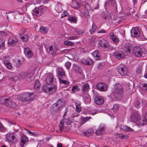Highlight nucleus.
Segmentation results:
<instances>
[{
  "label": "nucleus",
  "instance_id": "57",
  "mask_svg": "<svg viewBox=\"0 0 147 147\" xmlns=\"http://www.w3.org/2000/svg\"><path fill=\"white\" fill-rule=\"evenodd\" d=\"M79 112L76 111V112H74L72 115V117L73 118L78 116L79 115Z\"/></svg>",
  "mask_w": 147,
  "mask_h": 147
},
{
  "label": "nucleus",
  "instance_id": "61",
  "mask_svg": "<svg viewBox=\"0 0 147 147\" xmlns=\"http://www.w3.org/2000/svg\"><path fill=\"white\" fill-rule=\"evenodd\" d=\"M84 135L85 136H89L91 135L87 131L86 132H84Z\"/></svg>",
  "mask_w": 147,
  "mask_h": 147
},
{
  "label": "nucleus",
  "instance_id": "47",
  "mask_svg": "<svg viewBox=\"0 0 147 147\" xmlns=\"http://www.w3.org/2000/svg\"><path fill=\"white\" fill-rule=\"evenodd\" d=\"M80 6V5L77 2L74 3L72 5V7L75 9H78Z\"/></svg>",
  "mask_w": 147,
  "mask_h": 147
},
{
  "label": "nucleus",
  "instance_id": "52",
  "mask_svg": "<svg viewBox=\"0 0 147 147\" xmlns=\"http://www.w3.org/2000/svg\"><path fill=\"white\" fill-rule=\"evenodd\" d=\"M65 120V123L67 125H69L71 123V121L70 120L69 118H67Z\"/></svg>",
  "mask_w": 147,
  "mask_h": 147
},
{
  "label": "nucleus",
  "instance_id": "43",
  "mask_svg": "<svg viewBox=\"0 0 147 147\" xmlns=\"http://www.w3.org/2000/svg\"><path fill=\"white\" fill-rule=\"evenodd\" d=\"M75 31L78 34H82L84 32V31L83 30H80L78 29H76Z\"/></svg>",
  "mask_w": 147,
  "mask_h": 147
},
{
  "label": "nucleus",
  "instance_id": "34",
  "mask_svg": "<svg viewBox=\"0 0 147 147\" xmlns=\"http://www.w3.org/2000/svg\"><path fill=\"white\" fill-rule=\"evenodd\" d=\"M4 63L8 69H11L12 67L11 63L8 61L5 60L4 61Z\"/></svg>",
  "mask_w": 147,
  "mask_h": 147
},
{
  "label": "nucleus",
  "instance_id": "51",
  "mask_svg": "<svg viewBox=\"0 0 147 147\" xmlns=\"http://www.w3.org/2000/svg\"><path fill=\"white\" fill-rule=\"evenodd\" d=\"M135 105L136 107L137 108H138L140 105V101L137 100L135 102Z\"/></svg>",
  "mask_w": 147,
  "mask_h": 147
},
{
  "label": "nucleus",
  "instance_id": "63",
  "mask_svg": "<svg viewBox=\"0 0 147 147\" xmlns=\"http://www.w3.org/2000/svg\"><path fill=\"white\" fill-rule=\"evenodd\" d=\"M78 71L79 73L81 74L82 73V70L80 67H78Z\"/></svg>",
  "mask_w": 147,
  "mask_h": 147
},
{
  "label": "nucleus",
  "instance_id": "31",
  "mask_svg": "<svg viewBox=\"0 0 147 147\" xmlns=\"http://www.w3.org/2000/svg\"><path fill=\"white\" fill-rule=\"evenodd\" d=\"M50 84H48L43 85L42 87V89L43 91L48 93L49 92V90L50 88Z\"/></svg>",
  "mask_w": 147,
  "mask_h": 147
},
{
  "label": "nucleus",
  "instance_id": "6",
  "mask_svg": "<svg viewBox=\"0 0 147 147\" xmlns=\"http://www.w3.org/2000/svg\"><path fill=\"white\" fill-rule=\"evenodd\" d=\"M118 71L120 75L121 76H127V69L125 66L121 65L118 68Z\"/></svg>",
  "mask_w": 147,
  "mask_h": 147
},
{
  "label": "nucleus",
  "instance_id": "33",
  "mask_svg": "<svg viewBox=\"0 0 147 147\" xmlns=\"http://www.w3.org/2000/svg\"><path fill=\"white\" fill-rule=\"evenodd\" d=\"M5 40L3 38H0V49L3 50L5 49Z\"/></svg>",
  "mask_w": 147,
  "mask_h": 147
},
{
  "label": "nucleus",
  "instance_id": "60",
  "mask_svg": "<svg viewBox=\"0 0 147 147\" xmlns=\"http://www.w3.org/2000/svg\"><path fill=\"white\" fill-rule=\"evenodd\" d=\"M25 130L27 131L29 133V134L31 136H34V133L33 132H32L31 131H29L28 130H27L26 129H25Z\"/></svg>",
  "mask_w": 147,
  "mask_h": 147
},
{
  "label": "nucleus",
  "instance_id": "42",
  "mask_svg": "<svg viewBox=\"0 0 147 147\" xmlns=\"http://www.w3.org/2000/svg\"><path fill=\"white\" fill-rule=\"evenodd\" d=\"M40 82L38 80H36L34 84V88L35 89L38 88L40 86Z\"/></svg>",
  "mask_w": 147,
  "mask_h": 147
},
{
  "label": "nucleus",
  "instance_id": "28",
  "mask_svg": "<svg viewBox=\"0 0 147 147\" xmlns=\"http://www.w3.org/2000/svg\"><path fill=\"white\" fill-rule=\"evenodd\" d=\"M98 51L96 50L92 53L93 56L95 58L96 60H100V59L99 56L100 54L98 53Z\"/></svg>",
  "mask_w": 147,
  "mask_h": 147
},
{
  "label": "nucleus",
  "instance_id": "9",
  "mask_svg": "<svg viewBox=\"0 0 147 147\" xmlns=\"http://www.w3.org/2000/svg\"><path fill=\"white\" fill-rule=\"evenodd\" d=\"M114 56L118 59L123 58L125 56V53L121 51L118 50L114 52Z\"/></svg>",
  "mask_w": 147,
  "mask_h": 147
},
{
  "label": "nucleus",
  "instance_id": "12",
  "mask_svg": "<svg viewBox=\"0 0 147 147\" xmlns=\"http://www.w3.org/2000/svg\"><path fill=\"white\" fill-rule=\"evenodd\" d=\"M46 82L47 84H50L51 83L54 82V78L53 76L50 73L47 74L46 75Z\"/></svg>",
  "mask_w": 147,
  "mask_h": 147
},
{
  "label": "nucleus",
  "instance_id": "23",
  "mask_svg": "<svg viewBox=\"0 0 147 147\" xmlns=\"http://www.w3.org/2000/svg\"><path fill=\"white\" fill-rule=\"evenodd\" d=\"M89 88V86L88 83L84 84L82 87V90L83 92L85 94L88 91Z\"/></svg>",
  "mask_w": 147,
  "mask_h": 147
},
{
  "label": "nucleus",
  "instance_id": "35",
  "mask_svg": "<svg viewBox=\"0 0 147 147\" xmlns=\"http://www.w3.org/2000/svg\"><path fill=\"white\" fill-rule=\"evenodd\" d=\"M8 100V98H6L3 96L0 97V103L1 104H5L6 101Z\"/></svg>",
  "mask_w": 147,
  "mask_h": 147
},
{
  "label": "nucleus",
  "instance_id": "39",
  "mask_svg": "<svg viewBox=\"0 0 147 147\" xmlns=\"http://www.w3.org/2000/svg\"><path fill=\"white\" fill-rule=\"evenodd\" d=\"M68 19L69 21L71 22H73L75 23H76L77 22L76 19L75 17L69 16L68 18Z\"/></svg>",
  "mask_w": 147,
  "mask_h": 147
},
{
  "label": "nucleus",
  "instance_id": "59",
  "mask_svg": "<svg viewBox=\"0 0 147 147\" xmlns=\"http://www.w3.org/2000/svg\"><path fill=\"white\" fill-rule=\"evenodd\" d=\"M88 132L90 133V134L91 135L93 133V130L92 129H88L87 130Z\"/></svg>",
  "mask_w": 147,
  "mask_h": 147
},
{
  "label": "nucleus",
  "instance_id": "53",
  "mask_svg": "<svg viewBox=\"0 0 147 147\" xmlns=\"http://www.w3.org/2000/svg\"><path fill=\"white\" fill-rule=\"evenodd\" d=\"M71 63L69 62H67L65 63V65L68 69H69L71 66Z\"/></svg>",
  "mask_w": 147,
  "mask_h": 147
},
{
  "label": "nucleus",
  "instance_id": "22",
  "mask_svg": "<svg viewBox=\"0 0 147 147\" xmlns=\"http://www.w3.org/2000/svg\"><path fill=\"white\" fill-rule=\"evenodd\" d=\"M110 37L114 42L117 43L119 42V40L117 36H115L113 33L111 32L109 34Z\"/></svg>",
  "mask_w": 147,
  "mask_h": 147
},
{
  "label": "nucleus",
  "instance_id": "62",
  "mask_svg": "<svg viewBox=\"0 0 147 147\" xmlns=\"http://www.w3.org/2000/svg\"><path fill=\"white\" fill-rule=\"evenodd\" d=\"M76 38V36H70L68 38V39L69 40H75Z\"/></svg>",
  "mask_w": 147,
  "mask_h": 147
},
{
  "label": "nucleus",
  "instance_id": "37",
  "mask_svg": "<svg viewBox=\"0 0 147 147\" xmlns=\"http://www.w3.org/2000/svg\"><path fill=\"white\" fill-rule=\"evenodd\" d=\"M66 79V78H61L59 79V80L60 83H62L64 84L67 85L68 84V81L65 80Z\"/></svg>",
  "mask_w": 147,
  "mask_h": 147
},
{
  "label": "nucleus",
  "instance_id": "58",
  "mask_svg": "<svg viewBox=\"0 0 147 147\" xmlns=\"http://www.w3.org/2000/svg\"><path fill=\"white\" fill-rule=\"evenodd\" d=\"M68 13L67 11H65L63 13H62L61 14V18H63L67 16Z\"/></svg>",
  "mask_w": 147,
  "mask_h": 147
},
{
  "label": "nucleus",
  "instance_id": "10",
  "mask_svg": "<svg viewBox=\"0 0 147 147\" xmlns=\"http://www.w3.org/2000/svg\"><path fill=\"white\" fill-rule=\"evenodd\" d=\"M138 115L137 113L133 112L131 114V120L134 123L140 124V119H138Z\"/></svg>",
  "mask_w": 147,
  "mask_h": 147
},
{
  "label": "nucleus",
  "instance_id": "36",
  "mask_svg": "<svg viewBox=\"0 0 147 147\" xmlns=\"http://www.w3.org/2000/svg\"><path fill=\"white\" fill-rule=\"evenodd\" d=\"M96 27L95 26L94 23H93L92 24V28L90 29L89 31L91 34L93 33L96 29Z\"/></svg>",
  "mask_w": 147,
  "mask_h": 147
},
{
  "label": "nucleus",
  "instance_id": "50",
  "mask_svg": "<svg viewBox=\"0 0 147 147\" xmlns=\"http://www.w3.org/2000/svg\"><path fill=\"white\" fill-rule=\"evenodd\" d=\"M119 137L121 138L122 139H126L128 138V136L127 135H123L122 134H119Z\"/></svg>",
  "mask_w": 147,
  "mask_h": 147
},
{
  "label": "nucleus",
  "instance_id": "3",
  "mask_svg": "<svg viewBox=\"0 0 147 147\" xmlns=\"http://www.w3.org/2000/svg\"><path fill=\"white\" fill-rule=\"evenodd\" d=\"M64 103V102L63 100L59 99L56 103L52 105L51 108L55 111H57L58 110L60 111L61 109V107Z\"/></svg>",
  "mask_w": 147,
  "mask_h": 147
},
{
  "label": "nucleus",
  "instance_id": "18",
  "mask_svg": "<svg viewBox=\"0 0 147 147\" xmlns=\"http://www.w3.org/2000/svg\"><path fill=\"white\" fill-rule=\"evenodd\" d=\"M81 62L82 64L90 65L92 63V60L90 58H87V59L83 58L81 60Z\"/></svg>",
  "mask_w": 147,
  "mask_h": 147
},
{
  "label": "nucleus",
  "instance_id": "41",
  "mask_svg": "<svg viewBox=\"0 0 147 147\" xmlns=\"http://www.w3.org/2000/svg\"><path fill=\"white\" fill-rule=\"evenodd\" d=\"M27 139L28 138L25 137L22 138L21 141L22 144H20L22 147H23V145L26 142Z\"/></svg>",
  "mask_w": 147,
  "mask_h": 147
},
{
  "label": "nucleus",
  "instance_id": "26",
  "mask_svg": "<svg viewBox=\"0 0 147 147\" xmlns=\"http://www.w3.org/2000/svg\"><path fill=\"white\" fill-rule=\"evenodd\" d=\"M49 30V28L47 27H41L40 28L39 31L41 33L45 34L47 33Z\"/></svg>",
  "mask_w": 147,
  "mask_h": 147
},
{
  "label": "nucleus",
  "instance_id": "11",
  "mask_svg": "<svg viewBox=\"0 0 147 147\" xmlns=\"http://www.w3.org/2000/svg\"><path fill=\"white\" fill-rule=\"evenodd\" d=\"M31 76V74L28 72L21 73L18 75V77L20 80L23 79L24 78H30Z\"/></svg>",
  "mask_w": 147,
  "mask_h": 147
},
{
  "label": "nucleus",
  "instance_id": "45",
  "mask_svg": "<svg viewBox=\"0 0 147 147\" xmlns=\"http://www.w3.org/2000/svg\"><path fill=\"white\" fill-rule=\"evenodd\" d=\"M142 67L141 66H139L137 67L136 71L137 74H140L141 73L142 70Z\"/></svg>",
  "mask_w": 147,
  "mask_h": 147
},
{
  "label": "nucleus",
  "instance_id": "27",
  "mask_svg": "<svg viewBox=\"0 0 147 147\" xmlns=\"http://www.w3.org/2000/svg\"><path fill=\"white\" fill-rule=\"evenodd\" d=\"M100 44L101 47L104 48L108 47L109 45L105 40H101L100 42Z\"/></svg>",
  "mask_w": 147,
  "mask_h": 147
},
{
  "label": "nucleus",
  "instance_id": "44",
  "mask_svg": "<svg viewBox=\"0 0 147 147\" xmlns=\"http://www.w3.org/2000/svg\"><path fill=\"white\" fill-rule=\"evenodd\" d=\"M105 65V63L104 62H102L99 64L97 67V68L98 69H102Z\"/></svg>",
  "mask_w": 147,
  "mask_h": 147
},
{
  "label": "nucleus",
  "instance_id": "7",
  "mask_svg": "<svg viewBox=\"0 0 147 147\" xmlns=\"http://www.w3.org/2000/svg\"><path fill=\"white\" fill-rule=\"evenodd\" d=\"M97 89L101 92H104L106 91L107 89V86L106 84L103 83H98L96 86Z\"/></svg>",
  "mask_w": 147,
  "mask_h": 147
},
{
  "label": "nucleus",
  "instance_id": "21",
  "mask_svg": "<svg viewBox=\"0 0 147 147\" xmlns=\"http://www.w3.org/2000/svg\"><path fill=\"white\" fill-rule=\"evenodd\" d=\"M50 88L49 90V94H52L55 92L56 90V86L53 84L50 85Z\"/></svg>",
  "mask_w": 147,
  "mask_h": 147
},
{
  "label": "nucleus",
  "instance_id": "56",
  "mask_svg": "<svg viewBox=\"0 0 147 147\" xmlns=\"http://www.w3.org/2000/svg\"><path fill=\"white\" fill-rule=\"evenodd\" d=\"M8 122H9L10 123H11V124L12 125H15V126L16 129H17L18 130L20 128L19 126L17 125L16 124L14 123L11 122V121H8Z\"/></svg>",
  "mask_w": 147,
  "mask_h": 147
},
{
  "label": "nucleus",
  "instance_id": "1",
  "mask_svg": "<svg viewBox=\"0 0 147 147\" xmlns=\"http://www.w3.org/2000/svg\"><path fill=\"white\" fill-rule=\"evenodd\" d=\"M35 97L33 92H26L19 94L18 98L19 100L24 103L30 102Z\"/></svg>",
  "mask_w": 147,
  "mask_h": 147
},
{
  "label": "nucleus",
  "instance_id": "32",
  "mask_svg": "<svg viewBox=\"0 0 147 147\" xmlns=\"http://www.w3.org/2000/svg\"><path fill=\"white\" fill-rule=\"evenodd\" d=\"M14 65L16 67H20L22 65L21 61L19 59H16L13 62Z\"/></svg>",
  "mask_w": 147,
  "mask_h": 147
},
{
  "label": "nucleus",
  "instance_id": "25",
  "mask_svg": "<svg viewBox=\"0 0 147 147\" xmlns=\"http://www.w3.org/2000/svg\"><path fill=\"white\" fill-rule=\"evenodd\" d=\"M121 129L124 131H132L133 130L130 127L126 126H122L120 128Z\"/></svg>",
  "mask_w": 147,
  "mask_h": 147
},
{
  "label": "nucleus",
  "instance_id": "2",
  "mask_svg": "<svg viewBox=\"0 0 147 147\" xmlns=\"http://www.w3.org/2000/svg\"><path fill=\"white\" fill-rule=\"evenodd\" d=\"M123 89L121 85L119 84H116L115 86L111 95L114 96L117 100H121L123 97Z\"/></svg>",
  "mask_w": 147,
  "mask_h": 147
},
{
  "label": "nucleus",
  "instance_id": "54",
  "mask_svg": "<svg viewBox=\"0 0 147 147\" xmlns=\"http://www.w3.org/2000/svg\"><path fill=\"white\" fill-rule=\"evenodd\" d=\"M17 107V105L15 103V102L13 101L12 102V105H11V106L10 107L12 108H16Z\"/></svg>",
  "mask_w": 147,
  "mask_h": 147
},
{
  "label": "nucleus",
  "instance_id": "40",
  "mask_svg": "<svg viewBox=\"0 0 147 147\" xmlns=\"http://www.w3.org/2000/svg\"><path fill=\"white\" fill-rule=\"evenodd\" d=\"M65 45L68 46H72L74 45V43L72 42L68 41H65L64 42Z\"/></svg>",
  "mask_w": 147,
  "mask_h": 147
},
{
  "label": "nucleus",
  "instance_id": "19",
  "mask_svg": "<svg viewBox=\"0 0 147 147\" xmlns=\"http://www.w3.org/2000/svg\"><path fill=\"white\" fill-rule=\"evenodd\" d=\"M95 103L99 105L102 104L104 102V99L102 97L100 96H97L94 99Z\"/></svg>",
  "mask_w": 147,
  "mask_h": 147
},
{
  "label": "nucleus",
  "instance_id": "13",
  "mask_svg": "<svg viewBox=\"0 0 147 147\" xmlns=\"http://www.w3.org/2000/svg\"><path fill=\"white\" fill-rule=\"evenodd\" d=\"M131 33L132 36L134 37H139L140 32L139 30L137 27L133 28L131 30Z\"/></svg>",
  "mask_w": 147,
  "mask_h": 147
},
{
  "label": "nucleus",
  "instance_id": "4",
  "mask_svg": "<svg viewBox=\"0 0 147 147\" xmlns=\"http://www.w3.org/2000/svg\"><path fill=\"white\" fill-rule=\"evenodd\" d=\"M45 10L44 7L40 6L38 8H35L34 9L32 12V14L33 16H39L43 13Z\"/></svg>",
  "mask_w": 147,
  "mask_h": 147
},
{
  "label": "nucleus",
  "instance_id": "29",
  "mask_svg": "<svg viewBox=\"0 0 147 147\" xmlns=\"http://www.w3.org/2000/svg\"><path fill=\"white\" fill-rule=\"evenodd\" d=\"M140 87L144 92H147V83H142L140 84Z\"/></svg>",
  "mask_w": 147,
  "mask_h": 147
},
{
  "label": "nucleus",
  "instance_id": "38",
  "mask_svg": "<svg viewBox=\"0 0 147 147\" xmlns=\"http://www.w3.org/2000/svg\"><path fill=\"white\" fill-rule=\"evenodd\" d=\"M8 100L6 101L7 102L5 105L7 106L10 107L13 101L10 99L9 97L8 98Z\"/></svg>",
  "mask_w": 147,
  "mask_h": 147
},
{
  "label": "nucleus",
  "instance_id": "15",
  "mask_svg": "<svg viewBox=\"0 0 147 147\" xmlns=\"http://www.w3.org/2000/svg\"><path fill=\"white\" fill-rule=\"evenodd\" d=\"M24 52L26 57L28 58H31L33 56L32 53L28 48H24Z\"/></svg>",
  "mask_w": 147,
  "mask_h": 147
},
{
  "label": "nucleus",
  "instance_id": "55",
  "mask_svg": "<svg viewBox=\"0 0 147 147\" xmlns=\"http://www.w3.org/2000/svg\"><path fill=\"white\" fill-rule=\"evenodd\" d=\"M7 34L4 32L3 31H0V36H2V37H4Z\"/></svg>",
  "mask_w": 147,
  "mask_h": 147
},
{
  "label": "nucleus",
  "instance_id": "8",
  "mask_svg": "<svg viewBox=\"0 0 147 147\" xmlns=\"http://www.w3.org/2000/svg\"><path fill=\"white\" fill-rule=\"evenodd\" d=\"M57 77L58 79L67 78L65 72L61 68H58L57 70Z\"/></svg>",
  "mask_w": 147,
  "mask_h": 147
},
{
  "label": "nucleus",
  "instance_id": "48",
  "mask_svg": "<svg viewBox=\"0 0 147 147\" xmlns=\"http://www.w3.org/2000/svg\"><path fill=\"white\" fill-rule=\"evenodd\" d=\"M119 108V106L117 104H115L113 105V107L112 108L113 110L115 112Z\"/></svg>",
  "mask_w": 147,
  "mask_h": 147
},
{
  "label": "nucleus",
  "instance_id": "16",
  "mask_svg": "<svg viewBox=\"0 0 147 147\" xmlns=\"http://www.w3.org/2000/svg\"><path fill=\"white\" fill-rule=\"evenodd\" d=\"M6 138L7 141L9 142H12L16 141V137L14 134L12 133H10L7 135Z\"/></svg>",
  "mask_w": 147,
  "mask_h": 147
},
{
  "label": "nucleus",
  "instance_id": "49",
  "mask_svg": "<svg viewBox=\"0 0 147 147\" xmlns=\"http://www.w3.org/2000/svg\"><path fill=\"white\" fill-rule=\"evenodd\" d=\"M21 38L24 42H26L28 40V37L27 35H24V36H22Z\"/></svg>",
  "mask_w": 147,
  "mask_h": 147
},
{
  "label": "nucleus",
  "instance_id": "30",
  "mask_svg": "<svg viewBox=\"0 0 147 147\" xmlns=\"http://www.w3.org/2000/svg\"><path fill=\"white\" fill-rule=\"evenodd\" d=\"M56 52V48L55 46H51L49 47V53L53 55L55 54Z\"/></svg>",
  "mask_w": 147,
  "mask_h": 147
},
{
  "label": "nucleus",
  "instance_id": "24",
  "mask_svg": "<svg viewBox=\"0 0 147 147\" xmlns=\"http://www.w3.org/2000/svg\"><path fill=\"white\" fill-rule=\"evenodd\" d=\"M76 111L78 112H80L82 111L81 103L79 101H77L76 102Z\"/></svg>",
  "mask_w": 147,
  "mask_h": 147
},
{
  "label": "nucleus",
  "instance_id": "14",
  "mask_svg": "<svg viewBox=\"0 0 147 147\" xmlns=\"http://www.w3.org/2000/svg\"><path fill=\"white\" fill-rule=\"evenodd\" d=\"M17 38L13 36H10L8 39V44L13 46L14 44L17 43Z\"/></svg>",
  "mask_w": 147,
  "mask_h": 147
},
{
  "label": "nucleus",
  "instance_id": "64",
  "mask_svg": "<svg viewBox=\"0 0 147 147\" xmlns=\"http://www.w3.org/2000/svg\"><path fill=\"white\" fill-rule=\"evenodd\" d=\"M63 145L61 143H58L57 144V147H62Z\"/></svg>",
  "mask_w": 147,
  "mask_h": 147
},
{
  "label": "nucleus",
  "instance_id": "20",
  "mask_svg": "<svg viewBox=\"0 0 147 147\" xmlns=\"http://www.w3.org/2000/svg\"><path fill=\"white\" fill-rule=\"evenodd\" d=\"M131 48L130 45L129 43H125L123 45V49L126 53L130 52Z\"/></svg>",
  "mask_w": 147,
  "mask_h": 147
},
{
  "label": "nucleus",
  "instance_id": "17",
  "mask_svg": "<svg viewBox=\"0 0 147 147\" xmlns=\"http://www.w3.org/2000/svg\"><path fill=\"white\" fill-rule=\"evenodd\" d=\"M105 130V125H100L99 129L96 131L95 134L98 135H101L104 133Z\"/></svg>",
  "mask_w": 147,
  "mask_h": 147
},
{
  "label": "nucleus",
  "instance_id": "5",
  "mask_svg": "<svg viewBox=\"0 0 147 147\" xmlns=\"http://www.w3.org/2000/svg\"><path fill=\"white\" fill-rule=\"evenodd\" d=\"M144 49L139 47H135L134 48L133 52L134 55L136 57H141L144 54Z\"/></svg>",
  "mask_w": 147,
  "mask_h": 147
},
{
  "label": "nucleus",
  "instance_id": "46",
  "mask_svg": "<svg viewBox=\"0 0 147 147\" xmlns=\"http://www.w3.org/2000/svg\"><path fill=\"white\" fill-rule=\"evenodd\" d=\"M79 89L77 85H74L72 88V91L74 93L79 91Z\"/></svg>",
  "mask_w": 147,
  "mask_h": 147
}]
</instances>
